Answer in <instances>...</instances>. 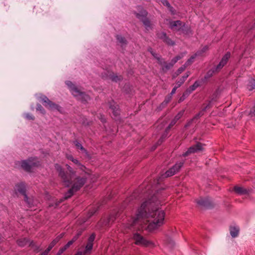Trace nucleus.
I'll return each mask as SVG.
<instances>
[{
    "label": "nucleus",
    "instance_id": "23",
    "mask_svg": "<svg viewBox=\"0 0 255 255\" xmlns=\"http://www.w3.org/2000/svg\"><path fill=\"white\" fill-rule=\"evenodd\" d=\"M73 142L77 149H80L86 155H89L88 151L83 146L82 144L80 143L77 140L73 141Z\"/></svg>",
    "mask_w": 255,
    "mask_h": 255
},
{
    "label": "nucleus",
    "instance_id": "46",
    "mask_svg": "<svg viewBox=\"0 0 255 255\" xmlns=\"http://www.w3.org/2000/svg\"><path fill=\"white\" fill-rule=\"evenodd\" d=\"M156 59L158 61V63L160 66H164L165 64H166V62L164 61V59L162 58L161 56H159Z\"/></svg>",
    "mask_w": 255,
    "mask_h": 255
},
{
    "label": "nucleus",
    "instance_id": "30",
    "mask_svg": "<svg viewBox=\"0 0 255 255\" xmlns=\"http://www.w3.org/2000/svg\"><path fill=\"white\" fill-rule=\"evenodd\" d=\"M186 66L185 65H183L182 66L179 67L176 71L173 74L172 78L174 79L177 77L179 75L182 73L185 69Z\"/></svg>",
    "mask_w": 255,
    "mask_h": 255
},
{
    "label": "nucleus",
    "instance_id": "12",
    "mask_svg": "<svg viewBox=\"0 0 255 255\" xmlns=\"http://www.w3.org/2000/svg\"><path fill=\"white\" fill-rule=\"evenodd\" d=\"M109 109L112 111L113 116L117 118L120 115L121 110L118 104L113 100L108 102Z\"/></svg>",
    "mask_w": 255,
    "mask_h": 255
},
{
    "label": "nucleus",
    "instance_id": "42",
    "mask_svg": "<svg viewBox=\"0 0 255 255\" xmlns=\"http://www.w3.org/2000/svg\"><path fill=\"white\" fill-rule=\"evenodd\" d=\"M63 201L61 199H59V200L56 201L53 203H50L49 205V206L50 207H53L54 208H56L61 203H62Z\"/></svg>",
    "mask_w": 255,
    "mask_h": 255
},
{
    "label": "nucleus",
    "instance_id": "16",
    "mask_svg": "<svg viewBox=\"0 0 255 255\" xmlns=\"http://www.w3.org/2000/svg\"><path fill=\"white\" fill-rule=\"evenodd\" d=\"M15 190L21 195L26 193V186L24 182H21L15 185Z\"/></svg>",
    "mask_w": 255,
    "mask_h": 255
},
{
    "label": "nucleus",
    "instance_id": "3",
    "mask_svg": "<svg viewBox=\"0 0 255 255\" xmlns=\"http://www.w3.org/2000/svg\"><path fill=\"white\" fill-rule=\"evenodd\" d=\"M87 182L86 176H77L75 178L74 182L71 185V187L65 193L64 196L61 199L64 202L65 200L70 198L75 193L79 191Z\"/></svg>",
    "mask_w": 255,
    "mask_h": 255
},
{
    "label": "nucleus",
    "instance_id": "51",
    "mask_svg": "<svg viewBox=\"0 0 255 255\" xmlns=\"http://www.w3.org/2000/svg\"><path fill=\"white\" fill-rule=\"evenodd\" d=\"M212 100L209 101L208 104L202 110V111L204 112H205L208 109L212 107Z\"/></svg>",
    "mask_w": 255,
    "mask_h": 255
},
{
    "label": "nucleus",
    "instance_id": "32",
    "mask_svg": "<svg viewBox=\"0 0 255 255\" xmlns=\"http://www.w3.org/2000/svg\"><path fill=\"white\" fill-rule=\"evenodd\" d=\"M209 49V46L207 45L204 46L201 49L198 50L196 53V55L197 56H202L205 52Z\"/></svg>",
    "mask_w": 255,
    "mask_h": 255
},
{
    "label": "nucleus",
    "instance_id": "54",
    "mask_svg": "<svg viewBox=\"0 0 255 255\" xmlns=\"http://www.w3.org/2000/svg\"><path fill=\"white\" fill-rule=\"evenodd\" d=\"M208 79H205V76L201 78V79L200 80H197V81L199 82V84L200 85V86H201L202 84H203L204 83H205L207 81Z\"/></svg>",
    "mask_w": 255,
    "mask_h": 255
},
{
    "label": "nucleus",
    "instance_id": "50",
    "mask_svg": "<svg viewBox=\"0 0 255 255\" xmlns=\"http://www.w3.org/2000/svg\"><path fill=\"white\" fill-rule=\"evenodd\" d=\"M98 118L103 124H105L107 122L106 119L103 114H100L98 116Z\"/></svg>",
    "mask_w": 255,
    "mask_h": 255
},
{
    "label": "nucleus",
    "instance_id": "6",
    "mask_svg": "<svg viewBox=\"0 0 255 255\" xmlns=\"http://www.w3.org/2000/svg\"><path fill=\"white\" fill-rule=\"evenodd\" d=\"M138 11H133L132 13L141 22H142L146 30L151 28L150 20L147 18L148 12L142 6L137 5L136 7Z\"/></svg>",
    "mask_w": 255,
    "mask_h": 255
},
{
    "label": "nucleus",
    "instance_id": "13",
    "mask_svg": "<svg viewBox=\"0 0 255 255\" xmlns=\"http://www.w3.org/2000/svg\"><path fill=\"white\" fill-rule=\"evenodd\" d=\"M133 239L135 241V244L137 245H142L147 246L150 243V242L146 240L138 233L133 234Z\"/></svg>",
    "mask_w": 255,
    "mask_h": 255
},
{
    "label": "nucleus",
    "instance_id": "48",
    "mask_svg": "<svg viewBox=\"0 0 255 255\" xmlns=\"http://www.w3.org/2000/svg\"><path fill=\"white\" fill-rule=\"evenodd\" d=\"M185 81L186 80L184 79V78L181 77L180 79L176 82V86L178 88L180 87Z\"/></svg>",
    "mask_w": 255,
    "mask_h": 255
},
{
    "label": "nucleus",
    "instance_id": "60",
    "mask_svg": "<svg viewBox=\"0 0 255 255\" xmlns=\"http://www.w3.org/2000/svg\"><path fill=\"white\" fill-rule=\"evenodd\" d=\"M172 126H170L169 125L166 128L165 131H164L167 134H168L169 131H170L171 128H172Z\"/></svg>",
    "mask_w": 255,
    "mask_h": 255
},
{
    "label": "nucleus",
    "instance_id": "41",
    "mask_svg": "<svg viewBox=\"0 0 255 255\" xmlns=\"http://www.w3.org/2000/svg\"><path fill=\"white\" fill-rule=\"evenodd\" d=\"M197 56L195 53L194 55H192L189 59L187 60V61L185 62V63L184 65H185L186 68L187 66H188L190 64L192 63L194 59L197 57Z\"/></svg>",
    "mask_w": 255,
    "mask_h": 255
},
{
    "label": "nucleus",
    "instance_id": "21",
    "mask_svg": "<svg viewBox=\"0 0 255 255\" xmlns=\"http://www.w3.org/2000/svg\"><path fill=\"white\" fill-rule=\"evenodd\" d=\"M240 229L238 226H232L230 227V232L231 236L232 238L237 237L239 233Z\"/></svg>",
    "mask_w": 255,
    "mask_h": 255
},
{
    "label": "nucleus",
    "instance_id": "27",
    "mask_svg": "<svg viewBox=\"0 0 255 255\" xmlns=\"http://www.w3.org/2000/svg\"><path fill=\"white\" fill-rule=\"evenodd\" d=\"M116 39L119 43L121 44L122 46L127 45L128 44V41L126 38L121 35H117L116 36Z\"/></svg>",
    "mask_w": 255,
    "mask_h": 255
},
{
    "label": "nucleus",
    "instance_id": "25",
    "mask_svg": "<svg viewBox=\"0 0 255 255\" xmlns=\"http://www.w3.org/2000/svg\"><path fill=\"white\" fill-rule=\"evenodd\" d=\"M63 235L60 234L56 237L49 245L48 248L50 250H51L55 246V245L60 240V239L62 238Z\"/></svg>",
    "mask_w": 255,
    "mask_h": 255
},
{
    "label": "nucleus",
    "instance_id": "17",
    "mask_svg": "<svg viewBox=\"0 0 255 255\" xmlns=\"http://www.w3.org/2000/svg\"><path fill=\"white\" fill-rule=\"evenodd\" d=\"M110 79L114 82L118 83L121 82L123 80V77L122 75H118L117 74L114 72H111L109 74Z\"/></svg>",
    "mask_w": 255,
    "mask_h": 255
},
{
    "label": "nucleus",
    "instance_id": "20",
    "mask_svg": "<svg viewBox=\"0 0 255 255\" xmlns=\"http://www.w3.org/2000/svg\"><path fill=\"white\" fill-rule=\"evenodd\" d=\"M220 71L218 69H216V66L212 67L211 69L208 70L205 75V79H208L211 78L214 74L219 72Z\"/></svg>",
    "mask_w": 255,
    "mask_h": 255
},
{
    "label": "nucleus",
    "instance_id": "4",
    "mask_svg": "<svg viewBox=\"0 0 255 255\" xmlns=\"http://www.w3.org/2000/svg\"><path fill=\"white\" fill-rule=\"evenodd\" d=\"M169 27L171 29L180 32L185 35L190 36L193 34L191 26L180 20L171 21L169 22Z\"/></svg>",
    "mask_w": 255,
    "mask_h": 255
},
{
    "label": "nucleus",
    "instance_id": "44",
    "mask_svg": "<svg viewBox=\"0 0 255 255\" xmlns=\"http://www.w3.org/2000/svg\"><path fill=\"white\" fill-rule=\"evenodd\" d=\"M147 51H148V52H149V53L152 55V56L154 58H155V59H156V58H157L159 56L158 54H157V53H156L154 51L153 49L151 47H148V49H147Z\"/></svg>",
    "mask_w": 255,
    "mask_h": 255
},
{
    "label": "nucleus",
    "instance_id": "33",
    "mask_svg": "<svg viewBox=\"0 0 255 255\" xmlns=\"http://www.w3.org/2000/svg\"><path fill=\"white\" fill-rule=\"evenodd\" d=\"M247 88L249 91L255 89V79H252L249 81Z\"/></svg>",
    "mask_w": 255,
    "mask_h": 255
},
{
    "label": "nucleus",
    "instance_id": "64",
    "mask_svg": "<svg viewBox=\"0 0 255 255\" xmlns=\"http://www.w3.org/2000/svg\"><path fill=\"white\" fill-rule=\"evenodd\" d=\"M75 164L77 165V166L80 164L81 163L77 159L74 158L73 160L72 161Z\"/></svg>",
    "mask_w": 255,
    "mask_h": 255
},
{
    "label": "nucleus",
    "instance_id": "18",
    "mask_svg": "<svg viewBox=\"0 0 255 255\" xmlns=\"http://www.w3.org/2000/svg\"><path fill=\"white\" fill-rule=\"evenodd\" d=\"M78 168L82 171V172L80 174V175L79 176H80V177L86 176V177L87 178V180L88 178V176L89 175V174L87 171V167L85 165L82 164L81 163H80V164L78 166ZM77 176H76V177Z\"/></svg>",
    "mask_w": 255,
    "mask_h": 255
},
{
    "label": "nucleus",
    "instance_id": "31",
    "mask_svg": "<svg viewBox=\"0 0 255 255\" xmlns=\"http://www.w3.org/2000/svg\"><path fill=\"white\" fill-rule=\"evenodd\" d=\"M192 93L190 92L189 90L187 89L183 93V95L180 97L178 100V103H181L183 102L186 98H187L190 94Z\"/></svg>",
    "mask_w": 255,
    "mask_h": 255
},
{
    "label": "nucleus",
    "instance_id": "14",
    "mask_svg": "<svg viewBox=\"0 0 255 255\" xmlns=\"http://www.w3.org/2000/svg\"><path fill=\"white\" fill-rule=\"evenodd\" d=\"M230 52H227L222 57L219 64L216 66V69H218L220 71L227 64L229 59L231 57Z\"/></svg>",
    "mask_w": 255,
    "mask_h": 255
},
{
    "label": "nucleus",
    "instance_id": "19",
    "mask_svg": "<svg viewBox=\"0 0 255 255\" xmlns=\"http://www.w3.org/2000/svg\"><path fill=\"white\" fill-rule=\"evenodd\" d=\"M246 34L248 36L253 35L254 37H255V19L253 23L249 25L247 30Z\"/></svg>",
    "mask_w": 255,
    "mask_h": 255
},
{
    "label": "nucleus",
    "instance_id": "11",
    "mask_svg": "<svg viewBox=\"0 0 255 255\" xmlns=\"http://www.w3.org/2000/svg\"><path fill=\"white\" fill-rule=\"evenodd\" d=\"M158 39L161 40L166 44L169 46H174L175 42L172 40L164 31H157L156 33Z\"/></svg>",
    "mask_w": 255,
    "mask_h": 255
},
{
    "label": "nucleus",
    "instance_id": "57",
    "mask_svg": "<svg viewBox=\"0 0 255 255\" xmlns=\"http://www.w3.org/2000/svg\"><path fill=\"white\" fill-rule=\"evenodd\" d=\"M161 2L163 5L166 6L167 7H168L171 5L167 0H161Z\"/></svg>",
    "mask_w": 255,
    "mask_h": 255
},
{
    "label": "nucleus",
    "instance_id": "9",
    "mask_svg": "<svg viewBox=\"0 0 255 255\" xmlns=\"http://www.w3.org/2000/svg\"><path fill=\"white\" fill-rule=\"evenodd\" d=\"M203 145H204V144L200 142H196L195 144L188 148L187 150L184 152L181 156L183 157H186L191 154L197 153L199 151H202L204 150V148L203 147Z\"/></svg>",
    "mask_w": 255,
    "mask_h": 255
},
{
    "label": "nucleus",
    "instance_id": "2",
    "mask_svg": "<svg viewBox=\"0 0 255 255\" xmlns=\"http://www.w3.org/2000/svg\"><path fill=\"white\" fill-rule=\"evenodd\" d=\"M66 166L68 172L65 171L59 164L56 163L54 165L55 168L58 173V176L62 179L65 187H69L74 182L72 178L76 177V171L70 165L66 164Z\"/></svg>",
    "mask_w": 255,
    "mask_h": 255
},
{
    "label": "nucleus",
    "instance_id": "62",
    "mask_svg": "<svg viewBox=\"0 0 255 255\" xmlns=\"http://www.w3.org/2000/svg\"><path fill=\"white\" fill-rule=\"evenodd\" d=\"M65 251L62 248H61L59 249L58 252H57L56 255H61V254H62Z\"/></svg>",
    "mask_w": 255,
    "mask_h": 255
},
{
    "label": "nucleus",
    "instance_id": "39",
    "mask_svg": "<svg viewBox=\"0 0 255 255\" xmlns=\"http://www.w3.org/2000/svg\"><path fill=\"white\" fill-rule=\"evenodd\" d=\"M24 196V202L28 204L29 206H31L33 204L32 201L29 199V198L28 197L27 195L26 194V193H24L22 195Z\"/></svg>",
    "mask_w": 255,
    "mask_h": 255
},
{
    "label": "nucleus",
    "instance_id": "29",
    "mask_svg": "<svg viewBox=\"0 0 255 255\" xmlns=\"http://www.w3.org/2000/svg\"><path fill=\"white\" fill-rule=\"evenodd\" d=\"M185 162L184 160L176 162L172 168H173L175 172L177 173L179 171L180 168L183 166L184 163Z\"/></svg>",
    "mask_w": 255,
    "mask_h": 255
},
{
    "label": "nucleus",
    "instance_id": "5",
    "mask_svg": "<svg viewBox=\"0 0 255 255\" xmlns=\"http://www.w3.org/2000/svg\"><path fill=\"white\" fill-rule=\"evenodd\" d=\"M65 84L69 88L72 94L82 103H86L90 100V97L88 95L84 92L81 91L71 81H66Z\"/></svg>",
    "mask_w": 255,
    "mask_h": 255
},
{
    "label": "nucleus",
    "instance_id": "8",
    "mask_svg": "<svg viewBox=\"0 0 255 255\" xmlns=\"http://www.w3.org/2000/svg\"><path fill=\"white\" fill-rule=\"evenodd\" d=\"M34 157H30L27 160H21L20 162L21 168L26 172H30L33 167H38L40 165V162L34 161Z\"/></svg>",
    "mask_w": 255,
    "mask_h": 255
},
{
    "label": "nucleus",
    "instance_id": "38",
    "mask_svg": "<svg viewBox=\"0 0 255 255\" xmlns=\"http://www.w3.org/2000/svg\"><path fill=\"white\" fill-rule=\"evenodd\" d=\"M167 136H168V134H167L164 132L162 133V134L161 135L160 138L157 141V144L160 145V144H161L164 141V140L167 137Z\"/></svg>",
    "mask_w": 255,
    "mask_h": 255
},
{
    "label": "nucleus",
    "instance_id": "56",
    "mask_svg": "<svg viewBox=\"0 0 255 255\" xmlns=\"http://www.w3.org/2000/svg\"><path fill=\"white\" fill-rule=\"evenodd\" d=\"M167 8L168 10L171 12V14L174 15L176 14V10L171 5L168 7H167Z\"/></svg>",
    "mask_w": 255,
    "mask_h": 255
},
{
    "label": "nucleus",
    "instance_id": "24",
    "mask_svg": "<svg viewBox=\"0 0 255 255\" xmlns=\"http://www.w3.org/2000/svg\"><path fill=\"white\" fill-rule=\"evenodd\" d=\"M30 241L28 238H23L17 240L16 243L19 247H24L27 243H30Z\"/></svg>",
    "mask_w": 255,
    "mask_h": 255
},
{
    "label": "nucleus",
    "instance_id": "59",
    "mask_svg": "<svg viewBox=\"0 0 255 255\" xmlns=\"http://www.w3.org/2000/svg\"><path fill=\"white\" fill-rule=\"evenodd\" d=\"M178 87H177L176 86H175L172 89V91L171 92V93L169 94L170 95H171L172 97V95L175 93L177 89L178 88Z\"/></svg>",
    "mask_w": 255,
    "mask_h": 255
},
{
    "label": "nucleus",
    "instance_id": "28",
    "mask_svg": "<svg viewBox=\"0 0 255 255\" xmlns=\"http://www.w3.org/2000/svg\"><path fill=\"white\" fill-rule=\"evenodd\" d=\"M185 162L184 160L176 162L172 168H173L175 172L177 173L179 171L180 168L183 166L184 163Z\"/></svg>",
    "mask_w": 255,
    "mask_h": 255
},
{
    "label": "nucleus",
    "instance_id": "55",
    "mask_svg": "<svg viewBox=\"0 0 255 255\" xmlns=\"http://www.w3.org/2000/svg\"><path fill=\"white\" fill-rule=\"evenodd\" d=\"M172 99V96L168 94L167 96H166L164 100L163 101L164 102H166L167 104H168L169 102L171 101Z\"/></svg>",
    "mask_w": 255,
    "mask_h": 255
},
{
    "label": "nucleus",
    "instance_id": "61",
    "mask_svg": "<svg viewBox=\"0 0 255 255\" xmlns=\"http://www.w3.org/2000/svg\"><path fill=\"white\" fill-rule=\"evenodd\" d=\"M83 232V230H80L77 232L75 235L79 238L82 235Z\"/></svg>",
    "mask_w": 255,
    "mask_h": 255
},
{
    "label": "nucleus",
    "instance_id": "7",
    "mask_svg": "<svg viewBox=\"0 0 255 255\" xmlns=\"http://www.w3.org/2000/svg\"><path fill=\"white\" fill-rule=\"evenodd\" d=\"M38 99L46 108L51 110H55L61 113H62L63 108L59 105L51 101L45 95L40 94Z\"/></svg>",
    "mask_w": 255,
    "mask_h": 255
},
{
    "label": "nucleus",
    "instance_id": "34",
    "mask_svg": "<svg viewBox=\"0 0 255 255\" xmlns=\"http://www.w3.org/2000/svg\"><path fill=\"white\" fill-rule=\"evenodd\" d=\"M29 246L33 248L34 251L36 253H38L40 251V246L36 245L33 241H30Z\"/></svg>",
    "mask_w": 255,
    "mask_h": 255
},
{
    "label": "nucleus",
    "instance_id": "35",
    "mask_svg": "<svg viewBox=\"0 0 255 255\" xmlns=\"http://www.w3.org/2000/svg\"><path fill=\"white\" fill-rule=\"evenodd\" d=\"M198 83L199 82L196 80L194 83V84L192 85L189 86V87L187 89L189 90V91L192 93L193 91H195L196 88L200 86Z\"/></svg>",
    "mask_w": 255,
    "mask_h": 255
},
{
    "label": "nucleus",
    "instance_id": "15",
    "mask_svg": "<svg viewBox=\"0 0 255 255\" xmlns=\"http://www.w3.org/2000/svg\"><path fill=\"white\" fill-rule=\"evenodd\" d=\"M96 234L95 233H92L88 239V242L85 247V250L84 252V254L90 252L93 247V242L95 240Z\"/></svg>",
    "mask_w": 255,
    "mask_h": 255
},
{
    "label": "nucleus",
    "instance_id": "26",
    "mask_svg": "<svg viewBox=\"0 0 255 255\" xmlns=\"http://www.w3.org/2000/svg\"><path fill=\"white\" fill-rule=\"evenodd\" d=\"M234 189L235 192L239 195H246L248 193L247 189L241 187L235 186Z\"/></svg>",
    "mask_w": 255,
    "mask_h": 255
},
{
    "label": "nucleus",
    "instance_id": "43",
    "mask_svg": "<svg viewBox=\"0 0 255 255\" xmlns=\"http://www.w3.org/2000/svg\"><path fill=\"white\" fill-rule=\"evenodd\" d=\"M36 110L37 111L40 112L42 115H44L46 113L45 110L40 104H37Z\"/></svg>",
    "mask_w": 255,
    "mask_h": 255
},
{
    "label": "nucleus",
    "instance_id": "63",
    "mask_svg": "<svg viewBox=\"0 0 255 255\" xmlns=\"http://www.w3.org/2000/svg\"><path fill=\"white\" fill-rule=\"evenodd\" d=\"M177 122V120H175V118H174L170 122V123L169 124V125L170 126H172L173 127L176 123V122Z\"/></svg>",
    "mask_w": 255,
    "mask_h": 255
},
{
    "label": "nucleus",
    "instance_id": "10",
    "mask_svg": "<svg viewBox=\"0 0 255 255\" xmlns=\"http://www.w3.org/2000/svg\"><path fill=\"white\" fill-rule=\"evenodd\" d=\"M198 205L205 209H212L214 207V204L212 199L209 197L201 198L197 201Z\"/></svg>",
    "mask_w": 255,
    "mask_h": 255
},
{
    "label": "nucleus",
    "instance_id": "22",
    "mask_svg": "<svg viewBox=\"0 0 255 255\" xmlns=\"http://www.w3.org/2000/svg\"><path fill=\"white\" fill-rule=\"evenodd\" d=\"M119 212H118L116 213H113L109 215L105 221V225H109L111 222H113L116 218L119 216Z\"/></svg>",
    "mask_w": 255,
    "mask_h": 255
},
{
    "label": "nucleus",
    "instance_id": "37",
    "mask_svg": "<svg viewBox=\"0 0 255 255\" xmlns=\"http://www.w3.org/2000/svg\"><path fill=\"white\" fill-rule=\"evenodd\" d=\"M176 173L175 172L173 168H170L168 170H167L165 173V177H168L171 176Z\"/></svg>",
    "mask_w": 255,
    "mask_h": 255
},
{
    "label": "nucleus",
    "instance_id": "40",
    "mask_svg": "<svg viewBox=\"0 0 255 255\" xmlns=\"http://www.w3.org/2000/svg\"><path fill=\"white\" fill-rule=\"evenodd\" d=\"M174 65L170 62L168 63L166 62V64L162 67V70L163 72H166L172 68Z\"/></svg>",
    "mask_w": 255,
    "mask_h": 255
},
{
    "label": "nucleus",
    "instance_id": "45",
    "mask_svg": "<svg viewBox=\"0 0 255 255\" xmlns=\"http://www.w3.org/2000/svg\"><path fill=\"white\" fill-rule=\"evenodd\" d=\"M23 116L25 119L28 120L33 121L35 119L34 117L29 113H24Z\"/></svg>",
    "mask_w": 255,
    "mask_h": 255
},
{
    "label": "nucleus",
    "instance_id": "1",
    "mask_svg": "<svg viewBox=\"0 0 255 255\" xmlns=\"http://www.w3.org/2000/svg\"><path fill=\"white\" fill-rule=\"evenodd\" d=\"M163 189L158 190L155 193L143 202L136 210L133 224H136L140 219L150 217L152 220L148 224L147 228L152 231L162 226L164 223L165 212L159 210L161 205L160 195Z\"/></svg>",
    "mask_w": 255,
    "mask_h": 255
},
{
    "label": "nucleus",
    "instance_id": "36",
    "mask_svg": "<svg viewBox=\"0 0 255 255\" xmlns=\"http://www.w3.org/2000/svg\"><path fill=\"white\" fill-rule=\"evenodd\" d=\"M99 207H94L92 209L90 210L88 213V218H90L92 216H93L96 213H97L99 210Z\"/></svg>",
    "mask_w": 255,
    "mask_h": 255
},
{
    "label": "nucleus",
    "instance_id": "52",
    "mask_svg": "<svg viewBox=\"0 0 255 255\" xmlns=\"http://www.w3.org/2000/svg\"><path fill=\"white\" fill-rule=\"evenodd\" d=\"M249 116H250L251 117L255 118V105L251 109Z\"/></svg>",
    "mask_w": 255,
    "mask_h": 255
},
{
    "label": "nucleus",
    "instance_id": "47",
    "mask_svg": "<svg viewBox=\"0 0 255 255\" xmlns=\"http://www.w3.org/2000/svg\"><path fill=\"white\" fill-rule=\"evenodd\" d=\"M184 112L185 111L183 110H182L181 111H180L174 117V118L176 120H177V121L182 117V116L183 115L184 113Z\"/></svg>",
    "mask_w": 255,
    "mask_h": 255
},
{
    "label": "nucleus",
    "instance_id": "49",
    "mask_svg": "<svg viewBox=\"0 0 255 255\" xmlns=\"http://www.w3.org/2000/svg\"><path fill=\"white\" fill-rule=\"evenodd\" d=\"M167 104L166 103V102H164L163 101L159 106L157 107V109L158 111H161L162 109H163L164 108H165L167 106Z\"/></svg>",
    "mask_w": 255,
    "mask_h": 255
},
{
    "label": "nucleus",
    "instance_id": "53",
    "mask_svg": "<svg viewBox=\"0 0 255 255\" xmlns=\"http://www.w3.org/2000/svg\"><path fill=\"white\" fill-rule=\"evenodd\" d=\"M204 115V112L202 111L199 112L194 117L193 119H198Z\"/></svg>",
    "mask_w": 255,
    "mask_h": 255
},
{
    "label": "nucleus",
    "instance_id": "58",
    "mask_svg": "<svg viewBox=\"0 0 255 255\" xmlns=\"http://www.w3.org/2000/svg\"><path fill=\"white\" fill-rule=\"evenodd\" d=\"M51 250H49V249H48V248L46 249V250H45L44 252H43L40 255H48L49 252Z\"/></svg>",
    "mask_w": 255,
    "mask_h": 255
}]
</instances>
